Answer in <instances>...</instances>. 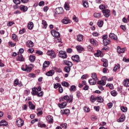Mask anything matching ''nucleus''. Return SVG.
Masks as SVG:
<instances>
[{
	"mask_svg": "<svg viewBox=\"0 0 129 129\" xmlns=\"http://www.w3.org/2000/svg\"><path fill=\"white\" fill-rule=\"evenodd\" d=\"M63 70L64 71V72L69 73L71 71V69L70 67H64Z\"/></svg>",
	"mask_w": 129,
	"mask_h": 129,
	"instance_id": "nucleus-47",
	"label": "nucleus"
},
{
	"mask_svg": "<svg viewBox=\"0 0 129 129\" xmlns=\"http://www.w3.org/2000/svg\"><path fill=\"white\" fill-rule=\"evenodd\" d=\"M83 6L84 8H88V2H84L83 3Z\"/></svg>",
	"mask_w": 129,
	"mask_h": 129,
	"instance_id": "nucleus-58",
	"label": "nucleus"
},
{
	"mask_svg": "<svg viewBox=\"0 0 129 129\" xmlns=\"http://www.w3.org/2000/svg\"><path fill=\"white\" fill-rule=\"evenodd\" d=\"M109 38L110 39H112V40H114L115 41H116L117 40V36L114 33H110L109 35Z\"/></svg>",
	"mask_w": 129,
	"mask_h": 129,
	"instance_id": "nucleus-16",
	"label": "nucleus"
},
{
	"mask_svg": "<svg viewBox=\"0 0 129 129\" xmlns=\"http://www.w3.org/2000/svg\"><path fill=\"white\" fill-rule=\"evenodd\" d=\"M76 96H77L78 98H79L81 96V95H82V93H81V92L79 91H77L76 92Z\"/></svg>",
	"mask_w": 129,
	"mask_h": 129,
	"instance_id": "nucleus-54",
	"label": "nucleus"
},
{
	"mask_svg": "<svg viewBox=\"0 0 129 129\" xmlns=\"http://www.w3.org/2000/svg\"><path fill=\"white\" fill-rule=\"evenodd\" d=\"M96 101L99 103H102L103 102L104 100L101 96H98L96 97Z\"/></svg>",
	"mask_w": 129,
	"mask_h": 129,
	"instance_id": "nucleus-33",
	"label": "nucleus"
},
{
	"mask_svg": "<svg viewBox=\"0 0 129 129\" xmlns=\"http://www.w3.org/2000/svg\"><path fill=\"white\" fill-rule=\"evenodd\" d=\"M61 22H62V23H63L64 24H68V23H70V20L68 18H65L63 19V20H62Z\"/></svg>",
	"mask_w": 129,
	"mask_h": 129,
	"instance_id": "nucleus-37",
	"label": "nucleus"
},
{
	"mask_svg": "<svg viewBox=\"0 0 129 129\" xmlns=\"http://www.w3.org/2000/svg\"><path fill=\"white\" fill-rule=\"evenodd\" d=\"M8 124V123L5 120H2L0 121V126H6Z\"/></svg>",
	"mask_w": 129,
	"mask_h": 129,
	"instance_id": "nucleus-35",
	"label": "nucleus"
},
{
	"mask_svg": "<svg viewBox=\"0 0 129 129\" xmlns=\"http://www.w3.org/2000/svg\"><path fill=\"white\" fill-rule=\"evenodd\" d=\"M63 91V88H62L61 85H60V86H59L58 88V92L60 93H62Z\"/></svg>",
	"mask_w": 129,
	"mask_h": 129,
	"instance_id": "nucleus-63",
	"label": "nucleus"
},
{
	"mask_svg": "<svg viewBox=\"0 0 129 129\" xmlns=\"http://www.w3.org/2000/svg\"><path fill=\"white\" fill-rule=\"evenodd\" d=\"M46 120L50 123L53 122V117L52 116L48 115L46 117Z\"/></svg>",
	"mask_w": 129,
	"mask_h": 129,
	"instance_id": "nucleus-18",
	"label": "nucleus"
},
{
	"mask_svg": "<svg viewBox=\"0 0 129 129\" xmlns=\"http://www.w3.org/2000/svg\"><path fill=\"white\" fill-rule=\"evenodd\" d=\"M77 40L79 42H81V41H82V40H83V36H82V35H78Z\"/></svg>",
	"mask_w": 129,
	"mask_h": 129,
	"instance_id": "nucleus-55",
	"label": "nucleus"
},
{
	"mask_svg": "<svg viewBox=\"0 0 129 129\" xmlns=\"http://www.w3.org/2000/svg\"><path fill=\"white\" fill-rule=\"evenodd\" d=\"M12 39L13 40H14V41H15V42H17V41H18V36H17V35L13 34L12 35Z\"/></svg>",
	"mask_w": 129,
	"mask_h": 129,
	"instance_id": "nucleus-40",
	"label": "nucleus"
},
{
	"mask_svg": "<svg viewBox=\"0 0 129 129\" xmlns=\"http://www.w3.org/2000/svg\"><path fill=\"white\" fill-rule=\"evenodd\" d=\"M42 25L44 26L43 28L46 29L47 28L48 24L45 20H42Z\"/></svg>",
	"mask_w": 129,
	"mask_h": 129,
	"instance_id": "nucleus-45",
	"label": "nucleus"
},
{
	"mask_svg": "<svg viewBox=\"0 0 129 129\" xmlns=\"http://www.w3.org/2000/svg\"><path fill=\"white\" fill-rule=\"evenodd\" d=\"M110 94L112 96H116L117 93L115 90H113L110 92Z\"/></svg>",
	"mask_w": 129,
	"mask_h": 129,
	"instance_id": "nucleus-49",
	"label": "nucleus"
},
{
	"mask_svg": "<svg viewBox=\"0 0 129 129\" xmlns=\"http://www.w3.org/2000/svg\"><path fill=\"white\" fill-rule=\"evenodd\" d=\"M61 86H62L64 87L68 88L70 86V84L68 82H67L66 81H63V82H61Z\"/></svg>",
	"mask_w": 129,
	"mask_h": 129,
	"instance_id": "nucleus-29",
	"label": "nucleus"
},
{
	"mask_svg": "<svg viewBox=\"0 0 129 129\" xmlns=\"http://www.w3.org/2000/svg\"><path fill=\"white\" fill-rule=\"evenodd\" d=\"M60 126L62 128H67V123H62L60 124Z\"/></svg>",
	"mask_w": 129,
	"mask_h": 129,
	"instance_id": "nucleus-57",
	"label": "nucleus"
},
{
	"mask_svg": "<svg viewBox=\"0 0 129 129\" xmlns=\"http://www.w3.org/2000/svg\"><path fill=\"white\" fill-rule=\"evenodd\" d=\"M94 17L96 18L99 19V18H101L102 14L101 13H100V12L95 13L94 14Z\"/></svg>",
	"mask_w": 129,
	"mask_h": 129,
	"instance_id": "nucleus-28",
	"label": "nucleus"
},
{
	"mask_svg": "<svg viewBox=\"0 0 129 129\" xmlns=\"http://www.w3.org/2000/svg\"><path fill=\"white\" fill-rule=\"evenodd\" d=\"M125 51V48H121L120 46H117V52L118 53H123Z\"/></svg>",
	"mask_w": 129,
	"mask_h": 129,
	"instance_id": "nucleus-17",
	"label": "nucleus"
},
{
	"mask_svg": "<svg viewBox=\"0 0 129 129\" xmlns=\"http://www.w3.org/2000/svg\"><path fill=\"white\" fill-rule=\"evenodd\" d=\"M14 86L17 87V86H19V87H22L23 84L21 81H19L18 79H16L15 80L14 82Z\"/></svg>",
	"mask_w": 129,
	"mask_h": 129,
	"instance_id": "nucleus-10",
	"label": "nucleus"
},
{
	"mask_svg": "<svg viewBox=\"0 0 129 129\" xmlns=\"http://www.w3.org/2000/svg\"><path fill=\"white\" fill-rule=\"evenodd\" d=\"M26 46L29 48L34 47V42L31 40H28L26 42Z\"/></svg>",
	"mask_w": 129,
	"mask_h": 129,
	"instance_id": "nucleus-15",
	"label": "nucleus"
},
{
	"mask_svg": "<svg viewBox=\"0 0 129 129\" xmlns=\"http://www.w3.org/2000/svg\"><path fill=\"white\" fill-rule=\"evenodd\" d=\"M60 113H62V114H65L67 115H69L70 114V111L69 109H65L63 110L60 111Z\"/></svg>",
	"mask_w": 129,
	"mask_h": 129,
	"instance_id": "nucleus-24",
	"label": "nucleus"
},
{
	"mask_svg": "<svg viewBox=\"0 0 129 129\" xmlns=\"http://www.w3.org/2000/svg\"><path fill=\"white\" fill-rule=\"evenodd\" d=\"M32 94L33 95H37L38 94V91H36V89L35 88H32Z\"/></svg>",
	"mask_w": 129,
	"mask_h": 129,
	"instance_id": "nucleus-52",
	"label": "nucleus"
},
{
	"mask_svg": "<svg viewBox=\"0 0 129 129\" xmlns=\"http://www.w3.org/2000/svg\"><path fill=\"white\" fill-rule=\"evenodd\" d=\"M29 59L30 62H33L36 60V56L34 55H30L29 57Z\"/></svg>",
	"mask_w": 129,
	"mask_h": 129,
	"instance_id": "nucleus-31",
	"label": "nucleus"
},
{
	"mask_svg": "<svg viewBox=\"0 0 129 129\" xmlns=\"http://www.w3.org/2000/svg\"><path fill=\"white\" fill-rule=\"evenodd\" d=\"M20 10L25 13L28 10V8L26 6L21 5L20 7Z\"/></svg>",
	"mask_w": 129,
	"mask_h": 129,
	"instance_id": "nucleus-23",
	"label": "nucleus"
},
{
	"mask_svg": "<svg viewBox=\"0 0 129 129\" xmlns=\"http://www.w3.org/2000/svg\"><path fill=\"white\" fill-rule=\"evenodd\" d=\"M77 87L75 85H72L71 86L70 88V91L71 92H75V91H76Z\"/></svg>",
	"mask_w": 129,
	"mask_h": 129,
	"instance_id": "nucleus-27",
	"label": "nucleus"
},
{
	"mask_svg": "<svg viewBox=\"0 0 129 129\" xmlns=\"http://www.w3.org/2000/svg\"><path fill=\"white\" fill-rule=\"evenodd\" d=\"M27 28L29 30H32L33 28H34V23L32 22H29L27 25Z\"/></svg>",
	"mask_w": 129,
	"mask_h": 129,
	"instance_id": "nucleus-22",
	"label": "nucleus"
},
{
	"mask_svg": "<svg viewBox=\"0 0 129 129\" xmlns=\"http://www.w3.org/2000/svg\"><path fill=\"white\" fill-rule=\"evenodd\" d=\"M64 100L67 101V102L69 103H72L73 100V95H70V96H69L68 95H66L63 97H61V98H60V99H59V101H60V102L63 101Z\"/></svg>",
	"mask_w": 129,
	"mask_h": 129,
	"instance_id": "nucleus-1",
	"label": "nucleus"
},
{
	"mask_svg": "<svg viewBox=\"0 0 129 129\" xmlns=\"http://www.w3.org/2000/svg\"><path fill=\"white\" fill-rule=\"evenodd\" d=\"M106 87H109L110 89L112 90L113 89V85L112 84H107L106 85Z\"/></svg>",
	"mask_w": 129,
	"mask_h": 129,
	"instance_id": "nucleus-53",
	"label": "nucleus"
},
{
	"mask_svg": "<svg viewBox=\"0 0 129 129\" xmlns=\"http://www.w3.org/2000/svg\"><path fill=\"white\" fill-rule=\"evenodd\" d=\"M121 111L123 112H126L127 110V107H124V106H121L120 108Z\"/></svg>",
	"mask_w": 129,
	"mask_h": 129,
	"instance_id": "nucleus-56",
	"label": "nucleus"
},
{
	"mask_svg": "<svg viewBox=\"0 0 129 129\" xmlns=\"http://www.w3.org/2000/svg\"><path fill=\"white\" fill-rule=\"evenodd\" d=\"M35 53L38 54V55H42L43 54V52L40 50H36Z\"/></svg>",
	"mask_w": 129,
	"mask_h": 129,
	"instance_id": "nucleus-59",
	"label": "nucleus"
},
{
	"mask_svg": "<svg viewBox=\"0 0 129 129\" xmlns=\"http://www.w3.org/2000/svg\"><path fill=\"white\" fill-rule=\"evenodd\" d=\"M64 63L69 66V67H72L73 66V63L72 62L68 61V60H64Z\"/></svg>",
	"mask_w": 129,
	"mask_h": 129,
	"instance_id": "nucleus-43",
	"label": "nucleus"
},
{
	"mask_svg": "<svg viewBox=\"0 0 129 129\" xmlns=\"http://www.w3.org/2000/svg\"><path fill=\"white\" fill-rule=\"evenodd\" d=\"M67 103L66 102H63L61 103H58V106L59 108H60L61 109H63L65 108L67 106Z\"/></svg>",
	"mask_w": 129,
	"mask_h": 129,
	"instance_id": "nucleus-20",
	"label": "nucleus"
},
{
	"mask_svg": "<svg viewBox=\"0 0 129 129\" xmlns=\"http://www.w3.org/2000/svg\"><path fill=\"white\" fill-rule=\"evenodd\" d=\"M76 48L79 53H81L84 49V48L81 45H78L76 46Z\"/></svg>",
	"mask_w": 129,
	"mask_h": 129,
	"instance_id": "nucleus-26",
	"label": "nucleus"
},
{
	"mask_svg": "<svg viewBox=\"0 0 129 129\" xmlns=\"http://www.w3.org/2000/svg\"><path fill=\"white\" fill-rule=\"evenodd\" d=\"M99 8L103 11L105 10L107 8V7L104 5H101L100 6H99Z\"/></svg>",
	"mask_w": 129,
	"mask_h": 129,
	"instance_id": "nucleus-50",
	"label": "nucleus"
},
{
	"mask_svg": "<svg viewBox=\"0 0 129 129\" xmlns=\"http://www.w3.org/2000/svg\"><path fill=\"white\" fill-rule=\"evenodd\" d=\"M102 13H103V16L106 18H108L110 15V11L109 9L102 10Z\"/></svg>",
	"mask_w": 129,
	"mask_h": 129,
	"instance_id": "nucleus-6",
	"label": "nucleus"
},
{
	"mask_svg": "<svg viewBox=\"0 0 129 129\" xmlns=\"http://www.w3.org/2000/svg\"><path fill=\"white\" fill-rule=\"evenodd\" d=\"M103 80H101L98 82V84L101 86H105L106 84L107 78L106 77H103Z\"/></svg>",
	"mask_w": 129,
	"mask_h": 129,
	"instance_id": "nucleus-8",
	"label": "nucleus"
},
{
	"mask_svg": "<svg viewBox=\"0 0 129 129\" xmlns=\"http://www.w3.org/2000/svg\"><path fill=\"white\" fill-rule=\"evenodd\" d=\"M64 9H66L67 11H69L70 10L69 5L67 3H66L64 4Z\"/></svg>",
	"mask_w": 129,
	"mask_h": 129,
	"instance_id": "nucleus-48",
	"label": "nucleus"
},
{
	"mask_svg": "<svg viewBox=\"0 0 129 129\" xmlns=\"http://www.w3.org/2000/svg\"><path fill=\"white\" fill-rule=\"evenodd\" d=\"M101 61L103 62V67L107 68L108 66V60L106 59L102 58L101 59Z\"/></svg>",
	"mask_w": 129,
	"mask_h": 129,
	"instance_id": "nucleus-19",
	"label": "nucleus"
},
{
	"mask_svg": "<svg viewBox=\"0 0 129 129\" xmlns=\"http://www.w3.org/2000/svg\"><path fill=\"white\" fill-rule=\"evenodd\" d=\"M54 13L55 14L57 15L62 14L63 13V9L61 7L57 8L55 9Z\"/></svg>",
	"mask_w": 129,
	"mask_h": 129,
	"instance_id": "nucleus-9",
	"label": "nucleus"
},
{
	"mask_svg": "<svg viewBox=\"0 0 129 129\" xmlns=\"http://www.w3.org/2000/svg\"><path fill=\"white\" fill-rule=\"evenodd\" d=\"M60 84L56 83L53 84V88L55 89H57V88H59V87H60Z\"/></svg>",
	"mask_w": 129,
	"mask_h": 129,
	"instance_id": "nucleus-41",
	"label": "nucleus"
},
{
	"mask_svg": "<svg viewBox=\"0 0 129 129\" xmlns=\"http://www.w3.org/2000/svg\"><path fill=\"white\" fill-rule=\"evenodd\" d=\"M43 94H44V92L43 91H41V92L40 93L38 92L37 95L38 97H41L43 95Z\"/></svg>",
	"mask_w": 129,
	"mask_h": 129,
	"instance_id": "nucleus-61",
	"label": "nucleus"
},
{
	"mask_svg": "<svg viewBox=\"0 0 129 129\" xmlns=\"http://www.w3.org/2000/svg\"><path fill=\"white\" fill-rule=\"evenodd\" d=\"M28 104L30 109L34 110L36 108V106H35L34 104H32V103L31 101L29 102Z\"/></svg>",
	"mask_w": 129,
	"mask_h": 129,
	"instance_id": "nucleus-25",
	"label": "nucleus"
},
{
	"mask_svg": "<svg viewBox=\"0 0 129 129\" xmlns=\"http://www.w3.org/2000/svg\"><path fill=\"white\" fill-rule=\"evenodd\" d=\"M13 2L16 5H19L21 3L20 1L19 0H13Z\"/></svg>",
	"mask_w": 129,
	"mask_h": 129,
	"instance_id": "nucleus-64",
	"label": "nucleus"
},
{
	"mask_svg": "<svg viewBox=\"0 0 129 129\" xmlns=\"http://www.w3.org/2000/svg\"><path fill=\"white\" fill-rule=\"evenodd\" d=\"M90 101H91L92 102H95V101L97 100V97H95L94 96L92 95L90 98Z\"/></svg>",
	"mask_w": 129,
	"mask_h": 129,
	"instance_id": "nucleus-39",
	"label": "nucleus"
},
{
	"mask_svg": "<svg viewBox=\"0 0 129 129\" xmlns=\"http://www.w3.org/2000/svg\"><path fill=\"white\" fill-rule=\"evenodd\" d=\"M24 122L23 120H22V119H21V118H18L17 119L16 124L18 127H21L23 126L24 125Z\"/></svg>",
	"mask_w": 129,
	"mask_h": 129,
	"instance_id": "nucleus-5",
	"label": "nucleus"
},
{
	"mask_svg": "<svg viewBox=\"0 0 129 129\" xmlns=\"http://www.w3.org/2000/svg\"><path fill=\"white\" fill-rule=\"evenodd\" d=\"M50 65V62L49 61H45L43 64V68L45 69L47 67H48Z\"/></svg>",
	"mask_w": 129,
	"mask_h": 129,
	"instance_id": "nucleus-36",
	"label": "nucleus"
},
{
	"mask_svg": "<svg viewBox=\"0 0 129 129\" xmlns=\"http://www.w3.org/2000/svg\"><path fill=\"white\" fill-rule=\"evenodd\" d=\"M38 126L41 128H43V127H46V125L45 123H43L42 122H39L37 124Z\"/></svg>",
	"mask_w": 129,
	"mask_h": 129,
	"instance_id": "nucleus-30",
	"label": "nucleus"
},
{
	"mask_svg": "<svg viewBox=\"0 0 129 129\" xmlns=\"http://www.w3.org/2000/svg\"><path fill=\"white\" fill-rule=\"evenodd\" d=\"M21 69L23 71L27 72V73H30L31 71L32 70V65L29 64V66H27V64H26V68H23V67L21 68Z\"/></svg>",
	"mask_w": 129,
	"mask_h": 129,
	"instance_id": "nucleus-4",
	"label": "nucleus"
},
{
	"mask_svg": "<svg viewBox=\"0 0 129 129\" xmlns=\"http://www.w3.org/2000/svg\"><path fill=\"white\" fill-rule=\"evenodd\" d=\"M104 21L102 20H99L97 22V25L99 27H102L103 26Z\"/></svg>",
	"mask_w": 129,
	"mask_h": 129,
	"instance_id": "nucleus-34",
	"label": "nucleus"
},
{
	"mask_svg": "<svg viewBox=\"0 0 129 129\" xmlns=\"http://www.w3.org/2000/svg\"><path fill=\"white\" fill-rule=\"evenodd\" d=\"M89 41L94 46H97L99 45L98 42L96 39L93 38L90 39Z\"/></svg>",
	"mask_w": 129,
	"mask_h": 129,
	"instance_id": "nucleus-11",
	"label": "nucleus"
},
{
	"mask_svg": "<svg viewBox=\"0 0 129 129\" xmlns=\"http://www.w3.org/2000/svg\"><path fill=\"white\" fill-rule=\"evenodd\" d=\"M46 54L50 56V58L53 59L56 57V55L54 51L53 50H49L46 52Z\"/></svg>",
	"mask_w": 129,
	"mask_h": 129,
	"instance_id": "nucleus-3",
	"label": "nucleus"
},
{
	"mask_svg": "<svg viewBox=\"0 0 129 129\" xmlns=\"http://www.w3.org/2000/svg\"><path fill=\"white\" fill-rule=\"evenodd\" d=\"M125 116L124 115L121 116V117L120 118V119H119V121H118V122H123L125 120Z\"/></svg>",
	"mask_w": 129,
	"mask_h": 129,
	"instance_id": "nucleus-51",
	"label": "nucleus"
},
{
	"mask_svg": "<svg viewBox=\"0 0 129 129\" xmlns=\"http://www.w3.org/2000/svg\"><path fill=\"white\" fill-rule=\"evenodd\" d=\"M53 69L56 72L60 73H62V70L61 69H57V68H56L55 67H54L53 68Z\"/></svg>",
	"mask_w": 129,
	"mask_h": 129,
	"instance_id": "nucleus-44",
	"label": "nucleus"
},
{
	"mask_svg": "<svg viewBox=\"0 0 129 129\" xmlns=\"http://www.w3.org/2000/svg\"><path fill=\"white\" fill-rule=\"evenodd\" d=\"M83 109L86 112H89L90 111V109L87 107H84Z\"/></svg>",
	"mask_w": 129,
	"mask_h": 129,
	"instance_id": "nucleus-60",
	"label": "nucleus"
},
{
	"mask_svg": "<svg viewBox=\"0 0 129 129\" xmlns=\"http://www.w3.org/2000/svg\"><path fill=\"white\" fill-rule=\"evenodd\" d=\"M97 80L94 79H90L89 80V83L91 85H95L96 84Z\"/></svg>",
	"mask_w": 129,
	"mask_h": 129,
	"instance_id": "nucleus-21",
	"label": "nucleus"
},
{
	"mask_svg": "<svg viewBox=\"0 0 129 129\" xmlns=\"http://www.w3.org/2000/svg\"><path fill=\"white\" fill-rule=\"evenodd\" d=\"M16 59L18 61L22 62L24 61V58L23 57V55L22 54H20L19 52L18 53V56Z\"/></svg>",
	"mask_w": 129,
	"mask_h": 129,
	"instance_id": "nucleus-12",
	"label": "nucleus"
},
{
	"mask_svg": "<svg viewBox=\"0 0 129 129\" xmlns=\"http://www.w3.org/2000/svg\"><path fill=\"white\" fill-rule=\"evenodd\" d=\"M120 68V66L119 63H117V64H116L115 67H114L113 71L116 72L117 70H118Z\"/></svg>",
	"mask_w": 129,
	"mask_h": 129,
	"instance_id": "nucleus-32",
	"label": "nucleus"
},
{
	"mask_svg": "<svg viewBox=\"0 0 129 129\" xmlns=\"http://www.w3.org/2000/svg\"><path fill=\"white\" fill-rule=\"evenodd\" d=\"M58 56L61 58L64 59L67 58L68 55L65 51H59Z\"/></svg>",
	"mask_w": 129,
	"mask_h": 129,
	"instance_id": "nucleus-7",
	"label": "nucleus"
},
{
	"mask_svg": "<svg viewBox=\"0 0 129 129\" xmlns=\"http://www.w3.org/2000/svg\"><path fill=\"white\" fill-rule=\"evenodd\" d=\"M91 77L92 79H93L94 80H98V78H97V74L96 73H92Z\"/></svg>",
	"mask_w": 129,
	"mask_h": 129,
	"instance_id": "nucleus-38",
	"label": "nucleus"
},
{
	"mask_svg": "<svg viewBox=\"0 0 129 129\" xmlns=\"http://www.w3.org/2000/svg\"><path fill=\"white\" fill-rule=\"evenodd\" d=\"M35 50V49H34V48H29L27 50V52L29 53H32L33 52H34V51Z\"/></svg>",
	"mask_w": 129,
	"mask_h": 129,
	"instance_id": "nucleus-62",
	"label": "nucleus"
},
{
	"mask_svg": "<svg viewBox=\"0 0 129 129\" xmlns=\"http://www.w3.org/2000/svg\"><path fill=\"white\" fill-rule=\"evenodd\" d=\"M72 59L75 62H78L80 61V57H79V55H75L74 56H73L72 57Z\"/></svg>",
	"mask_w": 129,
	"mask_h": 129,
	"instance_id": "nucleus-14",
	"label": "nucleus"
},
{
	"mask_svg": "<svg viewBox=\"0 0 129 129\" xmlns=\"http://www.w3.org/2000/svg\"><path fill=\"white\" fill-rule=\"evenodd\" d=\"M55 73V71L53 70H51L48 71L46 73V76L48 77H51Z\"/></svg>",
	"mask_w": 129,
	"mask_h": 129,
	"instance_id": "nucleus-13",
	"label": "nucleus"
},
{
	"mask_svg": "<svg viewBox=\"0 0 129 129\" xmlns=\"http://www.w3.org/2000/svg\"><path fill=\"white\" fill-rule=\"evenodd\" d=\"M103 42L104 45H107L110 43V41L109 39H105Z\"/></svg>",
	"mask_w": 129,
	"mask_h": 129,
	"instance_id": "nucleus-46",
	"label": "nucleus"
},
{
	"mask_svg": "<svg viewBox=\"0 0 129 129\" xmlns=\"http://www.w3.org/2000/svg\"><path fill=\"white\" fill-rule=\"evenodd\" d=\"M51 34L53 37H55V38H57L58 42H60L61 41L59 40H60V33L59 32L56 31L55 30H52L51 31Z\"/></svg>",
	"mask_w": 129,
	"mask_h": 129,
	"instance_id": "nucleus-2",
	"label": "nucleus"
},
{
	"mask_svg": "<svg viewBox=\"0 0 129 129\" xmlns=\"http://www.w3.org/2000/svg\"><path fill=\"white\" fill-rule=\"evenodd\" d=\"M124 86L126 87H129V79H126L124 80Z\"/></svg>",
	"mask_w": 129,
	"mask_h": 129,
	"instance_id": "nucleus-42",
	"label": "nucleus"
}]
</instances>
